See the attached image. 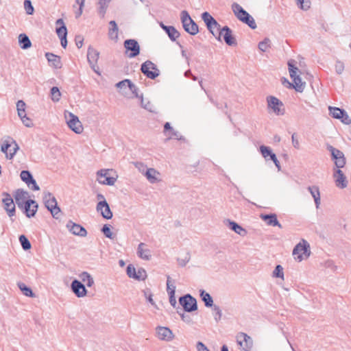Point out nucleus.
<instances>
[{"instance_id":"1a4fd4ad","label":"nucleus","mask_w":351,"mask_h":351,"mask_svg":"<svg viewBox=\"0 0 351 351\" xmlns=\"http://www.w3.org/2000/svg\"><path fill=\"white\" fill-rule=\"evenodd\" d=\"M328 111L330 116L333 119L339 120L345 125L351 124V119L346 110L337 107L329 106Z\"/></svg>"},{"instance_id":"a878e982","label":"nucleus","mask_w":351,"mask_h":351,"mask_svg":"<svg viewBox=\"0 0 351 351\" xmlns=\"http://www.w3.org/2000/svg\"><path fill=\"white\" fill-rule=\"evenodd\" d=\"M332 158L335 160V165L338 169L344 167L346 160L343 152L335 148H331Z\"/></svg>"},{"instance_id":"052dcab7","label":"nucleus","mask_w":351,"mask_h":351,"mask_svg":"<svg viewBox=\"0 0 351 351\" xmlns=\"http://www.w3.org/2000/svg\"><path fill=\"white\" fill-rule=\"evenodd\" d=\"M75 42L78 49H80L83 45L84 38L82 35H77L75 37Z\"/></svg>"},{"instance_id":"9b49d317","label":"nucleus","mask_w":351,"mask_h":351,"mask_svg":"<svg viewBox=\"0 0 351 351\" xmlns=\"http://www.w3.org/2000/svg\"><path fill=\"white\" fill-rule=\"evenodd\" d=\"M2 202L3 204V208L5 210L9 217L11 219V221H14L12 217L15 216L16 208L13 199L11 197V195L6 192H3L2 193Z\"/></svg>"},{"instance_id":"dca6fc26","label":"nucleus","mask_w":351,"mask_h":351,"mask_svg":"<svg viewBox=\"0 0 351 351\" xmlns=\"http://www.w3.org/2000/svg\"><path fill=\"white\" fill-rule=\"evenodd\" d=\"M99 57V52L95 49L92 47H89L87 51V60L91 67V69L98 75H100L99 72V67L97 66V61Z\"/></svg>"},{"instance_id":"49530a36","label":"nucleus","mask_w":351,"mask_h":351,"mask_svg":"<svg viewBox=\"0 0 351 351\" xmlns=\"http://www.w3.org/2000/svg\"><path fill=\"white\" fill-rule=\"evenodd\" d=\"M50 93H51V99L54 102H58L60 101V97H61V93L58 87H56V86L52 87L51 88Z\"/></svg>"},{"instance_id":"473e14b6","label":"nucleus","mask_w":351,"mask_h":351,"mask_svg":"<svg viewBox=\"0 0 351 351\" xmlns=\"http://www.w3.org/2000/svg\"><path fill=\"white\" fill-rule=\"evenodd\" d=\"M308 190L310 192L311 195H312L313 198L314 199L316 208H319L321 204L320 193L319 188L317 186H309L308 188Z\"/></svg>"},{"instance_id":"79ce46f5","label":"nucleus","mask_w":351,"mask_h":351,"mask_svg":"<svg viewBox=\"0 0 351 351\" xmlns=\"http://www.w3.org/2000/svg\"><path fill=\"white\" fill-rule=\"evenodd\" d=\"M200 296L206 307H211L213 305V300L210 295L204 290H200Z\"/></svg>"},{"instance_id":"6ab92c4d","label":"nucleus","mask_w":351,"mask_h":351,"mask_svg":"<svg viewBox=\"0 0 351 351\" xmlns=\"http://www.w3.org/2000/svg\"><path fill=\"white\" fill-rule=\"evenodd\" d=\"M156 330V336L162 341H170L174 338L173 332L167 327L158 326Z\"/></svg>"},{"instance_id":"a18cd8bd","label":"nucleus","mask_w":351,"mask_h":351,"mask_svg":"<svg viewBox=\"0 0 351 351\" xmlns=\"http://www.w3.org/2000/svg\"><path fill=\"white\" fill-rule=\"evenodd\" d=\"M21 180L25 182L28 186H30V182L33 178L32 175L29 171L23 170L20 174Z\"/></svg>"},{"instance_id":"b1692460","label":"nucleus","mask_w":351,"mask_h":351,"mask_svg":"<svg viewBox=\"0 0 351 351\" xmlns=\"http://www.w3.org/2000/svg\"><path fill=\"white\" fill-rule=\"evenodd\" d=\"M223 222L230 228V229H231L232 231H234L236 234H239L241 237H245L247 235V230L243 228L242 226H241L236 222L228 219L224 220Z\"/></svg>"},{"instance_id":"bf43d9fd","label":"nucleus","mask_w":351,"mask_h":351,"mask_svg":"<svg viewBox=\"0 0 351 351\" xmlns=\"http://www.w3.org/2000/svg\"><path fill=\"white\" fill-rule=\"evenodd\" d=\"M291 142H292L293 147L295 149H300V141L295 134H293L291 136Z\"/></svg>"},{"instance_id":"69168bd1","label":"nucleus","mask_w":351,"mask_h":351,"mask_svg":"<svg viewBox=\"0 0 351 351\" xmlns=\"http://www.w3.org/2000/svg\"><path fill=\"white\" fill-rule=\"evenodd\" d=\"M178 313L180 315L182 319L184 322H186V323H187V324H191V323H192V322H193V321H192V318L191 317V316H190V315H186V314H185V313H179V312H178Z\"/></svg>"},{"instance_id":"2eb2a0df","label":"nucleus","mask_w":351,"mask_h":351,"mask_svg":"<svg viewBox=\"0 0 351 351\" xmlns=\"http://www.w3.org/2000/svg\"><path fill=\"white\" fill-rule=\"evenodd\" d=\"M259 151L262 155V156L264 158V159L267 161L269 159L272 160L276 167L278 171H280L281 166L280 164L279 160H278L276 155L272 152V149L267 146L265 145H261L259 147Z\"/></svg>"},{"instance_id":"ddd939ff","label":"nucleus","mask_w":351,"mask_h":351,"mask_svg":"<svg viewBox=\"0 0 351 351\" xmlns=\"http://www.w3.org/2000/svg\"><path fill=\"white\" fill-rule=\"evenodd\" d=\"M141 70L144 75L152 80L155 79L160 75V71L156 65L149 60H147L142 64Z\"/></svg>"},{"instance_id":"58836bf2","label":"nucleus","mask_w":351,"mask_h":351,"mask_svg":"<svg viewBox=\"0 0 351 351\" xmlns=\"http://www.w3.org/2000/svg\"><path fill=\"white\" fill-rule=\"evenodd\" d=\"M18 39L21 49H27L32 46L31 40L25 34H19Z\"/></svg>"},{"instance_id":"09e8293b","label":"nucleus","mask_w":351,"mask_h":351,"mask_svg":"<svg viewBox=\"0 0 351 351\" xmlns=\"http://www.w3.org/2000/svg\"><path fill=\"white\" fill-rule=\"evenodd\" d=\"M19 241L24 250H28L31 249V243L25 235L22 234L19 237Z\"/></svg>"},{"instance_id":"680f3d73","label":"nucleus","mask_w":351,"mask_h":351,"mask_svg":"<svg viewBox=\"0 0 351 351\" xmlns=\"http://www.w3.org/2000/svg\"><path fill=\"white\" fill-rule=\"evenodd\" d=\"M147 292L148 291H144V295L146 297L147 301L153 306H154L156 308H158L156 304L155 303V302L154 301L153 298H152V293H149L148 295H147Z\"/></svg>"},{"instance_id":"423d86ee","label":"nucleus","mask_w":351,"mask_h":351,"mask_svg":"<svg viewBox=\"0 0 351 351\" xmlns=\"http://www.w3.org/2000/svg\"><path fill=\"white\" fill-rule=\"evenodd\" d=\"M112 169H101L97 172V180L101 184L113 186L118 178L117 175L113 176Z\"/></svg>"},{"instance_id":"338daca9","label":"nucleus","mask_w":351,"mask_h":351,"mask_svg":"<svg viewBox=\"0 0 351 351\" xmlns=\"http://www.w3.org/2000/svg\"><path fill=\"white\" fill-rule=\"evenodd\" d=\"M23 123L28 128H30L33 125V123L32 122V120L28 118L26 115H25L24 118H21Z\"/></svg>"},{"instance_id":"412c9836","label":"nucleus","mask_w":351,"mask_h":351,"mask_svg":"<svg viewBox=\"0 0 351 351\" xmlns=\"http://www.w3.org/2000/svg\"><path fill=\"white\" fill-rule=\"evenodd\" d=\"M67 229L74 235L80 237H86L87 235L86 230L78 223L73 222L71 220L66 223Z\"/></svg>"},{"instance_id":"c03bdc74","label":"nucleus","mask_w":351,"mask_h":351,"mask_svg":"<svg viewBox=\"0 0 351 351\" xmlns=\"http://www.w3.org/2000/svg\"><path fill=\"white\" fill-rule=\"evenodd\" d=\"M19 288L25 296L35 298L36 295L33 293L32 290L27 287L24 283L21 282L18 284Z\"/></svg>"},{"instance_id":"13d9d810","label":"nucleus","mask_w":351,"mask_h":351,"mask_svg":"<svg viewBox=\"0 0 351 351\" xmlns=\"http://www.w3.org/2000/svg\"><path fill=\"white\" fill-rule=\"evenodd\" d=\"M136 280H144L147 277L146 271L143 268H140V269H138V271H136Z\"/></svg>"},{"instance_id":"3c124183","label":"nucleus","mask_w":351,"mask_h":351,"mask_svg":"<svg viewBox=\"0 0 351 351\" xmlns=\"http://www.w3.org/2000/svg\"><path fill=\"white\" fill-rule=\"evenodd\" d=\"M19 149V146L16 143V141L14 140V143H13V145H12L11 147L9 148V152L7 154V159L11 160L13 158L17 151Z\"/></svg>"},{"instance_id":"0e129e2a","label":"nucleus","mask_w":351,"mask_h":351,"mask_svg":"<svg viewBox=\"0 0 351 351\" xmlns=\"http://www.w3.org/2000/svg\"><path fill=\"white\" fill-rule=\"evenodd\" d=\"M129 88L130 90L132 92V93L135 95L136 97H140L141 96L138 95V88L136 86L135 84H134L133 83H132V82H130V84H129Z\"/></svg>"},{"instance_id":"72a5a7b5","label":"nucleus","mask_w":351,"mask_h":351,"mask_svg":"<svg viewBox=\"0 0 351 351\" xmlns=\"http://www.w3.org/2000/svg\"><path fill=\"white\" fill-rule=\"evenodd\" d=\"M288 69L290 77L291 79L297 77V76H300L301 71L296 66L295 61L291 60L288 62Z\"/></svg>"},{"instance_id":"ea45409f","label":"nucleus","mask_w":351,"mask_h":351,"mask_svg":"<svg viewBox=\"0 0 351 351\" xmlns=\"http://www.w3.org/2000/svg\"><path fill=\"white\" fill-rule=\"evenodd\" d=\"M110 1L111 0H99L98 12L101 18L104 17L106 12V10L108 7V4L110 3Z\"/></svg>"},{"instance_id":"cd10ccee","label":"nucleus","mask_w":351,"mask_h":351,"mask_svg":"<svg viewBox=\"0 0 351 351\" xmlns=\"http://www.w3.org/2000/svg\"><path fill=\"white\" fill-rule=\"evenodd\" d=\"M137 254L139 258L149 261L151 258V252L146 247V244L144 243H140L137 248Z\"/></svg>"},{"instance_id":"4c0bfd02","label":"nucleus","mask_w":351,"mask_h":351,"mask_svg":"<svg viewBox=\"0 0 351 351\" xmlns=\"http://www.w3.org/2000/svg\"><path fill=\"white\" fill-rule=\"evenodd\" d=\"M13 143H14V140L10 136H6L3 140L1 146V151L5 154L6 158L7 154H8V149L12 147V145H13Z\"/></svg>"},{"instance_id":"2f4dec72","label":"nucleus","mask_w":351,"mask_h":351,"mask_svg":"<svg viewBox=\"0 0 351 351\" xmlns=\"http://www.w3.org/2000/svg\"><path fill=\"white\" fill-rule=\"evenodd\" d=\"M159 175L160 173L154 168L147 169L145 173V177L147 178L148 181L152 184L156 183L159 181L158 178V176Z\"/></svg>"},{"instance_id":"a211bd4d","label":"nucleus","mask_w":351,"mask_h":351,"mask_svg":"<svg viewBox=\"0 0 351 351\" xmlns=\"http://www.w3.org/2000/svg\"><path fill=\"white\" fill-rule=\"evenodd\" d=\"M38 208V205L36 201L33 199H27L26 203L20 208L24 210V213L27 217L31 218L35 216L37 210Z\"/></svg>"},{"instance_id":"37998d69","label":"nucleus","mask_w":351,"mask_h":351,"mask_svg":"<svg viewBox=\"0 0 351 351\" xmlns=\"http://www.w3.org/2000/svg\"><path fill=\"white\" fill-rule=\"evenodd\" d=\"M272 277L285 280L284 269L280 265H278L272 272Z\"/></svg>"},{"instance_id":"e2e57ef3","label":"nucleus","mask_w":351,"mask_h":351,"mask_svg":"<svg viewBox=\"0 0 351 351\" xmlns=\"http://www.w3.org/2000/svg\"><path fill=\"white\" fill-rule=\"evenodd\" d=\"M130 80H122L119 82H118L117 84V88H125L126 86H129V84H130Z\"/></svg>"},{"instance_id":"393cba45","label":"nucleus","mask_w":351,"mask_h":351,"mask_svg":"<svg viewBox=\"0 0 351 351\" xmlns=\"http://www.w3.org/2000/svg\"><path fill=\"white\" fill-rule=\"evenodd\" d=\"M14 197L18 207L22 208L25 203H26L27 200V198L29 197V194L27 191L19 189L14 192Z\"/></svg>"},{"instance_id":"4468645a","label":"nucleus","mask_w":351,"mask_h":351,"mask_svg":"<svg viewBox=\"0 0 351 351\" xmlns=\"http://www.w3.org/2000/svg\"><path fill=\"white\" fill-rule=\"evenodd\" d=\"M179 302L186 312H192L197 309V301L190 294L180 297Z\"/></svg>"},{"instance_id":"c85d7f7f","label":"nucleus","mask_w":351,"mask_h":351,"mask_svg":"<svg viewBox=\"0 0 351 351\" xmlns=\"http://www.w3.org/2000/svg\"><path fill=\"white\" fill-rule=\"evenodd\" d=\"M45 57L51 65L55 69H60L62 67V62L60 57L52 53H46Z\"/></svg>"},{"instance_id":"f03ea898","label":"nucleus","mask_w":351,"mask_h":351,"mask_svg":"<svg viewBox=\"0 0 351 351\" xmlns=\"http://www.w3.org/2000/svg\"><path fill=\"white\" fill-rule=\"evenodd\" d=\"M232 10L235 16L240 21L247 25L252 29H255L256 27V24L254 18L243 10L239 4L234 3L232 5Z\"/></svg>"},{"instance_id":"5fc2aeb1","label":"nucleus","mask_w":351,"mask_h":351,"mask_svg":"<svg viewBox=\"0 0 351 351\" xmlns=\"http://www.w3.org/2000/svg\"><path fill=\"white\" fill-rule=\"evenodd\" d=\"M126 272H127V275L130 277V278H134L136 280V269L135 267L130 264L128 267H127V269H126Z\"/></svg>"},{"instance_id":"20e7f679","label":"nucleus","mask_w":351,"mask_h":351,"mask_svg":"<svg viewBox=\"0 0 351 351\" xmlns=\"http://www.w3.org/2000/svg\"><path fill=\"white\" fill-rule=\"evenodd\" d=\"M43 201L45 207L51 212L53 217L58 219L61 210L58 206L57 200L53 194L49 191H45Z\"/></svg>"},{"instance_id":"7ed1b4c3","label":"nucleus","mask_w":351,"mask_h":351,"mask_svg":"<svg viewBox=\"0 0 351 351\" xmlns=\"http://www.w3.org/2000/svg\"><path fill=\"white\" fill-rule=\"evenodd\" d=\"M267 107L269 113L282 116L285 113L283 103L276 97L269 95L266 97Z\"/></svg>"},{"instance_id":"9d476101","label":"nucleus","mask_w":351,"mask_h":351,"mask_svg":"<svg viewBox=\"0 0 351 351\" xmlns=\"http://www.w3.org/2000/svg\"><path fill=\"white\" fill-rule=\"evenodd\" d=\"M125 54L130 58H133L139 55L141 48L138 43L134 39H128L124 41Z\"/></svg>"},{"instance_id":"7c9ffc66","label":"nucleus","mask_w":351,"mask_h":351,"mask_svg":"<svg viewBox=\"0 0 351 351\" xmlns=\"http://www.w3.org/2000/svg\"><path fill=\"white\" fill-rule=\"evenodd\" d=\"M160 25L171 40L175 41L180 36V33L174 27L167 26L162 23Z\"/></svg>"},{"instance_id":"f8f14e48","label":"nucleus","mask_w":351,"mask_h":351,"mask_svg":"<svg viewBox=\"0 0 351 351\" xmlns=\"http://www.w3.org/2000/svg\"><path fill=\"white\" fill-rule=\"evenodd\" d=\"M237 343L241 351H250L253 347V340L245 332H239L236 337Z\"/></svg>"},{"instance_id":"c9c22d12","label":"nucleus","mask_w":351,"mask_h":351,"mask_svg":"<svg viewBox=\"0 0 351 351\" xmlns=\"http://www.w3.org/2000/svg\"><path fill=\"white\" fill-rule=\"evenodd\" d=\"M110 27L108 31V36L109 38L117 41L118 40V32L119 28L117 25V23L114 21H110L109 23Z\"/></svg>"},{"instance_id":"0eeeda50","label":"nucleus","mask_w":351,"mask_h":351,"mask_svg":"<svg viewBox=\"0 0 351 351\" xmlns=\"http://www.w3.org/2000/svg\"><path fill=\"white\" fill-rule=\"evenodd\" d=\"M181 20L184 30L191 35H196L198 32V25L192 20L189 13L183 10L181 12Z\"/></svg>"},{"instance_id":"603ef678","label":"nucleus","mask_w":351,"mask_h":351,"mask_svg":"<svg viewBox=\"0 0 351 351\" xmlns=\"http://www.w3.org/2000/svg\"><path fill=\"white\" fill-rule=\"evenodd\" d=\"M24 8L27 14H29V15L33 14V13L34 12V8L30 0H25L24 1Z\"/></svg>"},{"instance_id":"6e6552de","label":"nucleus","mask_w":351,"mask_h":351,"mask_svg":"<svg viewBox=\"0 0 351 351\" xmlns=\"http://www.w3.org/2000/svg\"><path fill=\"white\" fill-rule=\"evenodd\" d=\"M64 117L69 128L72 131L76 134H81L83 132V125L76 115L72 112L66 111L64 112Z\"/></svg>"},{"instance_id":"de8ad7c7","label":"nucleus","mask_w":351,"mask_h":351,"mask_svg":"<svg viewBox=\"0 0 351 351\" xmlns=\"http://www.w3.org/2000/svg\"><path fill=\"white\" fill-rule=\"evenodd\" d=\"M270 47L271 40L267 38L258 43V49L263 52L268 51Z\"/></svg>"},{"instance_id":"8fccbe9b","label":"nucleus","mask_w":351,"mask_h":351,"mask_svg":"<svg viewBox=\"0 0 351 351\" xmlns=\"http://www.w3.org/2000/svg\"><path fill=\"white\" fill-rule=\"evenodd\" d=\"M140 98H141V105L142 108H145V110H147L149 112H154V106L149 101H145L144 100L142 95H141Z\"/></svg>"},{"instance_id":"aec40b11","label":"nucleus","mask_w":351,"mask_h":351,"mask_svg":"<svg viewBox=\"0 0 351 351\" xmlns=\"http://www.w3.org/2000/svg\"><path fill=\"white\" fill-rule=\"evenodd\" d=\"M221 35H223V40L228 45L231 47L237 46V39L230 28L226 26L221 29Z\"/></svg>"},{"instance_id":"c756f323","label":"nucleus","mask_w":351,"mask_h":351,"mask_svg":"<svg viewBox=\"0 0 351 351\" xmlns=\"http://www.w3.org/2000/svg\"><path fill=\"white\" fill-rule=\"evenodd\" d=\"M293 83H289L290 86L293 88L297 92L302 93L306 87V82H303L300 76H297L292 79Z\"/></svg>"},{"instance_id":"39448f33","label":"nucleus","mask_w":351,"mask_h":351,"mask_svg":"<svg viewBox=\"0 0 351 351\" xmlns=\"http://www.w3.org/2000/svg\"><path fill=\"white\" fill-rule=\"evenodd\" d=\"M202 19L210 32L219 40V25L217 21L207 12L202 13Z\"/></svg>"},{"instance_id":"f704fd0d","label":"nucleus","mask_w":351,"mask_h":351,"mask_svg":"<svg viewBox=\"0 0 351 351\" xmlns=\"http://www.w3.org/2000/svg\"><path fill=\"white\" fill-rule=\"evenodd\" d=\"M260 217L269 226H280L275 215H261Z\"/></svg>"},{"instance_id":"864d4df0","label":"nucleus","mask_w":351,"mask_h":351,"mask_svg":"<svg viewBox=\"0 0 351 351\" xmlns=\"http://www.w3.org/2000/svg\"><path fill=\"white\" fill-rule=\"evenodd\" d=\"M335 69L337 74H341L345 69L344 62L341 60H337L335 64Z\"/></svg>"},{"instance_id":"a19ab883","label":"nucleus","mask_w":351,"mask_h":351,"mask_svg":"<svg viewBox=\"0 0 351 351\" xmlns=\"http://www.w3.org/2000/svg\"><path fill=\"white\" fill-rule=\"evenodd\" d=\"M79 277L82 282L86 283L87 287H90L93 285L94 280L89 273L83 271L80 274Z\"/></svg>"},{"instance_id":"774afa93","label":"nucleus","mask_w":351,"mask_h":351,"mask_svg":"<svg viewBox=\"0 0 351 351\" xmlns=\"http://www.w3.org/2000/svg\"><path fill=\"white\" fill-rule=\"evenodd\" d=\"M197 351H209L207 347L201 341H198L196 345Z\"/></svg>"},{"instance_id":"4d7b16f0","label":"nucleus","mask_w":351,"mask_h":351,"mask_svg":"<svg viewBox=\"0 0 351 351\" xmlns=\"http://www.w3.org/2000/svg\"><path fill=\"white\" fill-rule=\"evenodd\" d=\"M175 292H176V287L173 286L171 291H169V303L173 307H175L177 304L176 298H175Z\"/></svg>"},{"instance_id":"f257e3e1","label":"nucleus","mask_w":351,"mask_h":351,"mask_svg":"<svg viewBox=\"0 0 351 351\" xmlns=\"http://www.w3.org/2000/svg\"><path fill=\"white\" fill-rule=\"evenodd\" d=\"M311 246L309 243L302 239L298 243L293 249L292 256L294 261L301 263L306 261L311 256Z\"/></svg>"},{"instance_id":"4be33fe9","label":"nucleus","mask_w":351,"mask_h":351,"mask_svg":"<svg viewBox=\"0 0 351 351\" xmlns=\"http://www.w3.org/2000/svg\"><path fill=\"white\" fill-rule=\"evenodd\" d=\"M72 291L75 294V295L78 298H82L86 295L87 290L84 286L80 281L78 280H74L72 281L71 285Z\"/></svg>"},{"instance_id":"bb28decb","label":"nucleus","mask_w":351,"mask_h":351,"mask_svg":"<svg viewBox=\"0 0 351 351\" xmlns=\"http://www.w3.org/2000/svg\"><path fill=\"white\" fill-rule=\"evenodd\" d=\"M333 177L335 184L338 188L344 189L347 186L348 182L341 170L337 169L333 174Z\"/></svg>"},{"instance_id":"f3484780","label":"nucleus","mask_w":351,"mask_h":351,"mask_svg":"<svg viewBox=\"0 0 351 351\" xmlns=\"http://www.w3.org/2000/svg\"><path fill=\"white\" fill-rule=\"evenodd\" d=\"M56 24L58 26L56 28V33L60 39L61 45L63 48H66L67 46V29L66 25H64V21L62 19H59L56 21Z\"/></svg>"},{"instance_id":"6e6d98bb","label":"nucleus","mask_w":351,"mask_h":351,"mask_svg":"<svg viewBox=\"0 0 351 351\" xmlns=\"http://www.w3.org/2000/svg\"><path fill=\"white\" fill-rule=\"evenodd\" d=\"M110 227V225L105 224L101 228V232L107 238L112 239V232H111Z\"/></svg>"},{"instance_id":"e433bc0d","label":"nucleus","mask_w":351,"mask_h":351,"mask_svg":"<svg viewBox=\"0 0 351 351\" xmlns=\"http://www.w3.org/2000/svg\"><path fill=\"white\" fill-rule=\"evenodd\" d=\"M294 2L297 8L303 12L310 10L312 6L311 0H294Z\"/></svg>"},{"instance_id":"5701e85b","label":"nucleus","mask_w":351,"mask_h":351,"mask_svg":"<svg viewBox=\"0 0 351 351\" xmlns=\"http://www.w3.org/2000/svg\"><path fill=\"white\" fill-rule=\"evenodd\" d=\"M96 210L97 212H99L101 216L106 219H112L113 215L111 211L109 204L106 201H102L101 202H98L96 206Z\"/></svg>"}]
</instances>
